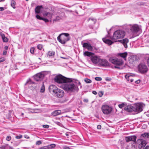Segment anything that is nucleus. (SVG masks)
I'll list each match as a JSON object with an SVG mask.
<instances>
[{
  "mask_svg": "<svg viewBox=\"0 0 149 149\" xmlns=\"http://www.w3.org/2000/svg\"><path fill=\"white\" fill-rule=\"evenodd\" d=\"M72 81H66L62 85L63 89L68 92L78 91L79 88L77 86L72 83Z\"/></svg>",
  "mask_w": 149,
  "mask_h": 149,
  "instance_id": "obj_1",
  "label": "nucleus"
},
{
  "mask_svg": "<svg viewBox=\"0 0 149 149\" xmlns=\"http://www.w3.org/2000/svg\"><path fill=\"white\" fill-rule=\"evenodd\" d=\"M124 109L128 112H132L133 111L139 112L140 103H136L134 104L129 105L125 107Z\"/></svg>",
  "mask_w": 149,
  "mask_h": 149,
  "instance_id": "obj_2",
  "label": "nucleus"
},
{
  "mask_svg": "<svg viewBox=\"0 0 149 149\" xmlns=\"http://www.w3.org/2000/svg\"><path fill=\"white\" fill-rule=\"evenodd\" d=\"M57 40L62 44H65L67 42L70 40V37L68 33H63L60 34L57 38Z\"/></svg>",
  "mask_w": 149,
  "mask_h": 149,
  "instance_id": "obj_3",
  "label": "nucleus"
},
{
  "mask_svg": "<svg viewBox=\"0 0 149 149\" xmlns=\"http://www.w3.org/2000/svg\"><path fill=\"white\" fill-rule=\"evenodd\" d=\"M125 35V32L124 31L118 30L114 33L111 39L115 42H117V39L123 38Z\"/></svg>",
  "mask_w": 149,
  "mask_h": 149,
  "instance_id": "obj_4",
  "label": "nucleus"
},
{
  "mask_svg": "<svg viewBox=\"0 0 149 149\" xmlns=\"http://www.w3.org/2000/svg\"><path fill=\"white\" fill-rule=\"evenodd\" d=\"M109 61L113 64L116 65L114 66L115 68L119 69H122V68H120V66L123 64V61L122 60L117 58L111 57L110 58Z\"/></svg>",
  "mask_w": 149,
  "mask_h": 149,
  "instance_id": "obj_5",
  "label": "nucleus"
},
{
  "mask_svg": "<svg viewBox=\"0 0 149 149\" xmlns=\"http://www.w3.org/2000/svg\"><path fill=\"white\" fill-rule=\"evenodd\" d=\"M54 80L56 82L59 84H64L66 81H72L71 79L66 78L60 74L55 77Z\"/></svg>",
  "mask_w": 149,
  "mask_h": 149,
  "instance_id": "obj_6",
  "label": "nucleus"
},
{
  "mask_svg": "<svg viewBox=\"0 0 149 149\" xmlns=\"http://www.w3.org/2000/svg\"><path fill=\"white\" fill-rule=\"evenodd\" d=\"M112 110V108L108 105H104L102 106V110L104 114H109L110 113Z\"/></svg>",
  "mask_w": 149,
  "mask_h": 149,
  "instance_id": "obj_7",
  "label": "nucleus"
},
{
  "mask_svg": "<svg viewBox=\"0 0 149 149\" xmlns=\"http://www.w3.org/2000/svg\"><path fill=\"white\" fill-rule=\"evenodd\" d=\"M45 76L44 73L41 72L35 74L34 76V78L36 81H40L43 80Z\"/></svg>",
  "mask_w": 149,
  "mask_h": 149,
  "instance_id": "obj_8",
  "label": "nucleus"
},
{
  "mask_svg": "<svg viewBox=\"0 0 149 149\" xmlns=\"http://www.w3.org/2000/svg\"><path fill=\"white\" fill-rule=\"evenodd\" d=\"M55 94L57 97L61 98L64 95V93L63 90L58 88Z\"/></svg>",
  "mask_w": 149,
  "mask_h": 149,
  "instance_id": "obj_9",
  "label": "nucleus"
},
{
  "mask_svg": "<svg viewBox=\"0 0 149 149\" xmlns=\"http://www.w3.org/2000/svg\"><path fill=\"white\" fill-rule=\"evenodd\" d=\"M147 143L146 140L140 139V149H149V145L144 148Z\"/></svg>",
  "mask_w": 149,
  "mask_h": 149,
  "instance_id": "obj_10",
  "label": "nucleus"
},
{
  "mask_svg": "<svg viewBox=\"0 0 149 149\" xmlns=\"http://www.w3.org/2000/svg\"><path fill=\"white\" fill-rule=\"evenodd\" d=\"M130 30L134 33H136L139 30V26L137 24L130 25Z\"/></svg>",
  "mask_w": 149,
  "mask_h": 149,
  "instance_id": "obj_11",
  "label": "nucleus"
},
{
  "mask_svg": "<svg viewBox=\"0 0 149 149\" xmlns=\"http://www.w3.org/2000/svg\"><path fill=\"white\" fill-rule=\"evenodd\" d=\"M91 60L94 64H97L99 63L100 58L96 56H92L91 57Z\"/></svg>",
  "mask_w": 149,
  "mask_h": 149,
  "instance_id": "obj_12",
  "label": "nucleus"
},
{
  "mask_svg": "<svg viewBox=\"0 0 149 149\" xmlns=\"http://www.w3.org/2000/svg\"><path fill=\"white\" fill-rule=\"evenodd\" d=\"M99 63L100 65L104 67L107 66L109 65L108 61L105 59L100 58Z\"/></svg>",
  "mask_w": 149,
  "mask_h": 149,
  "instance_id": "obj_13",
  "label": "nucleus"
},
{
  "mask_svg": "<svg viewBox=\"0 0 149 149\" xmlns=\"http://www.w3.org/2000/svg\"><path fill=\"white\" fill-rule=\"evenodd\" d=\"M148 70L147 66L144 64H140V73H146Z\"/></svg>",
  "mask_w": 149,
  "mask_h": 149,
  "instance_id": "obj_14",
  "label": "nucleus"
},
{
  "mask_svg": "<svg viewBox=\"0 0 149 149\" xmlns=\"http://www.w3.org/2000/svg\"><path fill=\"white\" fill-rule=\"evenodd\" d=\"M48 89L50 92H53L55 93L58 88L55 85H51L49 86Z\"/></svg>",
  "mask_w": 149,
  "mask_h": 149,
  "instance_id": "obj_15",
  "label": "nucleus"
},
{
  "mask_svg": "<svg viewBox=\"0 0 149 149\" xmlns=\"http://www.w3.org/2000/svg\"><path fill=\"white\" fill-rule=\"evenodd\" d=\"M83 47L89 51H92L93 49L91 44L88 43H84L83 44Z\"/></svg>",
  "mask_w": 149,
  "mask_h": 149,
  "instance_id": "obj_16",
  "label": "nucleus"
},
{
  "mask_svg": "<svg viewBox=\"0 0 149 149\" xmlns=\"http://www.w3.org/2000/svg\"><path fill=\"white\" fill-rule=\"evenodd\" d=\"M118 41L121 43L124 46L125 48L127 47V44L128 42V40L127 39H124L122 40H118Z\"/></svg>",
  "mask_w": 149,
  "mask_h": 149,
  "instance_id": "obj_17",
  "label": "nucleus"
},
{
  "mask_svg": "<svg viewBox=\"0 0 149 149\" xmlns=\"http://www.w3.org/2000/svg\"><path fill=\"white\" fill-rule=\"evenodd\" d=\"M43 8L42 6H37L35 10V13L36 14H39L40 12L41 9Z\"/></svg>",
  "mask_w": 149,
  "mask_h": 149,
  "instance_id": "obj_18",
  "label": "nucleus"
},
{
  "mask_svg": "<svg viewBox=\"0 0 149 149\" xmlns=\"http://www.w3.org/2000/svg\"><path fill=\"white\" fill-rule=\"evenodd\" d=\"M118 55L123 58L125 60H126V57L127 55V53L126 52L123 53H120L118 54Z\"/></svg>",
  "mask_w": 149,
  "mask_h": 149,
  "instance_id": "obj_19",
  "label": "nucleus"
},
{
  "mask_svg": "<svg viewBox=\"0 0 149 149\" xmlns=\"http://www.w3.org/2000/svg\"><path fill=\"white\" fill-rule=\"evenodd\" d=\"M102 40L104 42L109 45H111L113 43L111 40L106 38H103Z\"/></svg>",
  "mask_w": 149,
  "mask_h": 149,
  "instance_id": "obj_20",
  "label": "nucleus"
},
{
  "mask_svg": "<svg viewBox=\"0 0 149 149\" xmlns=\"http://www.w3.org/2000/svg\"><path fill=\"white\" fill-rule=\"evenodd\" d=\"M43 15L45 17H47L48 18L51 19L52 17V14L49 12H45L43 14Z\"/></svg>",
  "mask_w": 149,
  "mask_h": 149,
  "instance_id": "obj_21",
  "label": "nucleus"
},
{
  "mask_svg": "<svg viewBox=\"0 0 149 149\" xmlns=\"http://www.w3.org/2000/svg\"><path fill=\"white\" fill-rule=\"evenodd\" d=\"M132 77V76L130 74H127L125 76V78L127 79V80L129 81L130 80L131 82H133L134 81L133 79L131 78Z\"/></svg>",
  "mask_w": 149,
  "mask_h": 149,
  "instance_id": "obj_22",
  "label": "nucleus"
},
{
  "mask_svg": "<svg viewBox=\"0 0 149 149\" xmlns=\"http://www.w3.org/2000/svg\"><path fill=\"white\" fill-rule=\"evenodd\" d=\"M55 54L54 51H49L47 54V56L49 57H53Z\"/></svg>",
  "mask_w": 149,
  "mask_h": 149,
  "instance_id": "obj_23",
  "label": "nucleus"
},
{
  "mask_svg": "<svg viewBox=\"0 0 149 149\" xmlns=\"http://www.w3.org/2000/svg\"><path fill=\"white\" fill-rule=\"evenodd\" d=\"M61 113V110H58L54 111L52 113V114L54 116L58 115Z\"/></svg>",
  "mask_w": 149,
  "mask_h": 149,
  "instance_id": "obj_24",
  "label": "nucleus"
},
{
  "mask_svg": "<svg viewBox=\"0 0 149 149\" xmlns=\"http://www.w3.org/2000/svg\"><path fill=\"white\" fill-rule=\"evenodd\" d=\"M1 38L2 39L3 42H8V39L5 36L4 34H2L1 35Z\"/></svg>",
  "mask_w": 149,
  "mask_h": 149,
  "instance_id": "obj_25",
  "label": "nucleus"
},
{
  "mask_svg": "<svg viewBox=\"0 0 149 149\" xmlns=\"http://www.w3.org/2000/svg\"><path fill=\"white\" fill-rule=\"evenodd\" d=\"M140 137H143L146 139L149 138V133H146L143 134H142L140 136Z\"/></svg>",
  "mask_w": 149,
  "mask_h": 149,
  "instance_id": "obj_26",
  "label": "nucleus"
},
{
  "mask_svg": "<svg viewBox=\"0 0 149 149\" xmlns=\"http://www.w3.org/2000/svg\"><path fill=\"white\" fill-rule=\"evenodd\" d=\"M45 91V88L43 83H42V86L41 87L40 92L41 93H43Z\"/></svg>",
  "mask_w": 149,
  "mask_h": 149,
  "instance_id": "obj_27",
  "label": "nucleus"
},
{
  "mask_svg": "<svg viewBox=\"0 0 149 149\" xmlns=\"http://www.w3.org/2000/svg\"><path fill=\"white\" fill-rule=\"evenodd\" d=\"M84 54L85 56H92V55L93 54V53L88 52H84Z\"/></svg>",
  "mask_w": 149,
  "mask_h": 149,
  "instance_id": "obj_28",
  "label": "nucleus"
},
{
  "mask_svg": "<svg viewBox=\"0 0 149 149\" xmlns=\"http://www.w3.org/2000/svg\"><path fill=\"white\" fill-rule=\"evenodd\" d=\"M48 149H52L56 147L55 144H52L47 146Z\"/></svg>",
  "mask_w": 149,
  "mask_h": 149,
  "instance_id": "obj_29",
  "label": "nucleus"
},
{
  "mask_svg": "<svg viewBox=\"0 0 149 149\" xmlns=\"http://www.w3.org/2000/svg\"><path fill=\"white\" fill-rule=\"evenodd\" d=\"M145 104L143 103L140 102V112L142 111V109L145 107Z\"/></svg>",
  "mask_w": 149,
  "mask_h": 149,
  "instance_id": "obj_30",
  "label": "nucleus"
},
{
  "mask_svg": "<svg viewBox=\"0 0 149 149\" xmlns=\"http://www.w3.org/2000/svg\"><path fill=\"white\" fill-rule=\"evenodd\" d=\"M16 4V3L15 1L13 0H12L11 1V6L13 7V8H15V5Z\"/></svg>",
  "mask_w": 149,
  "mask_h": 149,
  "instance_id": "obj_31",
  "label": "nucleus"
},
{
  "mask_svg": "<svg viewBox=\"0 0 149 149\" xmlns=\"http://www.w3.org/2000/svg\"><path fill=\"white\" fill-rule=\"evenodd\" d=\"M84 81L87 83H91L92 82L91 80L88 78H85L84 79Z\"/></svg>",
  "mask_w": 149,
  "mask_h": 149,
  "instance_id": "obj_32",
  "label": "nucleus"
},
{
  "mask_svg": "<svg viewBox=\"0 0 149 149\" xmlns=\"http://www.w3.org/2000/svg\"><path fill=\"white\" fill-rule=\"evenodd\" d=\"M131 139H132L131 136L126 137L125 138V140L127 142L131 141Z\"/></svg>",
  "mask_w": 149,
  "mask_h": 149,
  "instance_id": "obj_33",
  "label": "nucleus"
},
{
  "mask_svg": "<svg viewBox=\"0 0 149 149\" xmlns=\"http://www.w3.org/2000/svg\"><path fill=\"white\" fill-rule=\"evenodd\" d=\"M131 141H136V137L135 136H131Z\"/></svg>",
  "mask_w": 149,
  "mask_h": 149,
  "instance_id": "obj_34",
  "label": "nucleus"
},
{
  "mask_svg": "<svg viewBox=\"0 0 149 149\" xmlns=\"http://www.w3.org/2000/svg\"><path fill=\"white\" fill-rule=\"evenodd\" d=\"M125 106V104L124 103H122L121 104L118 105V107L120 108H122Z\"/></svg>",
  "mask_w": 149,
  "mask_h": 149,
  "instance_id": "obj_35",
  "label": "nucleus"
},
{
  "mask_svg": "<svg viewBox=\"0 0 149 149\" xmlns=\"http://www.w3.org/2000/svg\"><path fill=\"white\" fill-rule=\"evenodd\" d=\"M91 20L93 22V24H95L96 23V20L93 18H89L88 21Z\"/></svg>",
  "mask_w": 149,
  "mask_h": 149,
  "instance_id": "obj_36",
  "label": "nucleus"
},
{
  "mask_svg": "<svg viewBox=\"0 0 149 149\" xmlns=\"http://www.w3.org/2000/svg\"><path fill=\"white\" fill-rule=\"evenodd\" d=\"M42 143V142L40 141H37L36 143V144L37 145H39L41 144Z\"/></svg>",
  "mask_w": 149,
  "mask_h": 149,
  "instance_id": "obj_37",
  "label": "nucleus"
},
{
  "mask_svg": "<svg viewBox=\"0 0 149 149\" xmlns=\"http://www.w3.org/2000/svg\"><path fill=\"white\" fill-rule=\"evenodd\" d=\"M37 48L40 50H41L42 48V45H41L39 44L37 46Z\"/></svg>",
  "mask_w": 149,
  "mask_h": 149,
  "instance_id": "obj_38",
  "label": "nucleus"
},
{
  "mask_svg": "<svg viewBox=\"0 0 149 149\" xmlns=\"http://www.w3.org/2000/svg\"><path fill=\"white\" fill-rule=\"evenodd\" d=\"M34 48L33 47H31L30 49V52L31 54H33L34 53Z\"/></svg>",
  "mask_w": 149,
  "mask_h": 149,
  "instance_id": "obj_39",
  "label": "nucleus"
},
{
  "mask_svg": "<svg viewBox=\"0 0 149 149\" xmlns=\"http://www.w3.org/2000/svg\"><path fill=\"white\" fill-rule=\"evenodd\" d=\"M95 80H96L97 81H101L102 79V78L101 77H96L95 78Z\"/></svg>",
  "mask_w": 149,
  "mask_h": 149,
  "instance_id": "obj_40",
  "label": "nucleus"
},
{
  "mask_svg": "<svg viewBox=\"0 0 149 149\" xmlns=\"http://www.w3.org/2000/svg\"><path fill=\"white\" fill-rule=\"evenodd\" d=\"M22 137V136L21 135H20L19 136H17L15 137V138L17 139H19L21 138Z\"/></svg>",
  "mask_w": 149,
  "mask_h": 149,
  "instance_id": "obj_41",
  "label": "nucleus"
},
{
  "mask_svg": "<svg viewBox=\"0 0 149 149\" xmlns=\"http://www.w3.org/2000/svg\"><path fill=\"white\" fill-rule=\"evenodd\" d=\"M36 17L38 19H39L42 20V17H41L40 16L38 15H36Z\"/></svg>",
  "mask_w": 149,
  "mask_h": 149,
  "instance_id": "obj_42",
  "label": "nucleus"
},
{
  "mask_svg": "<svg viewBox=\"0 0 149 149\" xmlns=\"http://www.w3.org/2000/svg\"><path fill=\"white\" fill-rule=\"evenodd\" d=\"M11 139V137L10 136H8L6 138V140L8 141H10Z\"/></svg>",
  "mask_w": 149,
  "mask_h": 149,
  "instance_id": "obj_43",
  "label": "nucleus"
},
{
  "mask_svg": "<svg viewBox=\"0 0 149 149\" xmlns=\"http://www.w3.org/2000/svg\"><path fill=\"white\" fill-rule=\"evenodd\" d=\"M42 20L44 21L45 22H49V20L45 18H42Z\"/></svg>",
  "mask_w": 149,
  "mask_h": 149,
  "instance_id": "obj_44",
  "label": "nucleus"
},
{
  "mask_svg": "<svg viewBox=\"0 0 149 149\" xmlns=\"http://www.w3.org/2000/svg\"><path fill=\"white\" fill-rule=\"evenodd\" d=\"M5 59L4 58H0V63L3 62L4 61Z\"/></svg>",
  "mask_w": 149,
  "mask_h": 149,
  "instance_id": "obj_45",
  "label": "nucleus"
},
{
  "mask_svg": "<svg viewBox=\"0 0 149 149\" xmlns=\"http://www.w3.org/2000/svg\"><path fill=\"white\" fill-rule=\"evenodd\" d=\"M29 113H35V111L34 110H31V111L30 110H31L30 109H29Z\"/></svg>",
  "mask_w": 149,
  "mask_h": 149,
  "instance_id": "obj_46",
  "label": "nucleus"
},
{
  "mask_svg": "<svg viewBox=\"0 0 149 149\" xmlns=\"http://www.w3.org/2000/svg\"><path fill=\"white\" fill-rule=\"evenodd\" d=\"M5 149H10V147L8 145H6L5 146Z\"/></svg>",
  "mask_w": 149,
  "mask_h": 149,
  "instance_id": "obj_47",
  "label": "nucleus"
},
{
  "mask_svg": "<svg viewBox=\"0 0 149 149\" xmlns=\"http://www.w3.org/2000/svg\"><path fill=\"white\" fill-rule=\"evenodd\" d=\"M49 127V125H42V127L45 128H47Z\"/></svg>",
  "mask_w": 149,
  "mask_h": 149,
  "instance_id": "obj_48",
  "label": "nucleus"
},
{
  "mask_svg": "<svg viewBox=\"0 0 149 149\" xmlns=\"http://www.w3.org/2000/svg\"><path fill=\"white\" fill-rule=\"evenodd\" d=\"M40 149H48L47 146H43L40 148Z\"/></svg>",
  "mask_w": 149,
  "mask_h": 149,
  "instance_id": "obj_49",
  "label": "nucleus"
},
{
  "mask_svg": "<svg viewBox=\"0 0 149 149\" xmlns=\"http://www.w3.org/2000/svg\"><path fill=\"white\" fill-rule=\"evenodd\" d=\"M146 127H147V125H146L144 124L142 126V129H145Z\"/></svg>",
  "mask_w": 149,
  "mask_h": 149,
  "instance_id": "obj_50",
  "label": "nucleus"
},
{
  "mask_svg": "<svg viewBox=\"0 0 149 149\" xmlns=\"http://www.w3.org/2000/svg\"><path fill=\"white\" fill-rule=\"evenodd\" d=\"M101 126L100 125H98L97 126V128L98 130H100L101 129Z\"/></svg>",
  "mask_w": 149,
  "mask_h": 149,
  "instance_id": "obj_51",
  "label": "nucleus"
},
{
  "mask_svg": "<svg viewBox=\"0 0 149 149\" xmlns=\"http://www.w3.org/2000/svg\"><path fill=\"white\" fill-rule=\"evenodd\" d=\"M133 58H134L135 59V61H136L137 60V56H133Z\"/></svg>",
  "mask_w": 149,
  "mask_h": 149,
  "instance_id": "obj_52",
  "label": "nucleus"
},
{
  "mask_svg": "<svg viewBox=\"0 0 149 149\" xmlns=\"http://www.w3.org/2000/svg\"><path fill=\"white\" fill-rule=\"evenodd\" d=\"M64 149H71L69 147L67 146H65L64 148Z\"/></svg>",
  "mask_w": 149,
  "mask_h": 149,
  "instance_id": "obj_53",
  "label": "nucleus"
},
{
  "mask_svg": "<svg viewBox=\"0 0 149 149\" xmlns=\"http://www.w3.org/2000/svg\"><path fill=\"white\" fill-rule=\"evenodd\" d=\"M70 134V132H67V133L65 134L66 136H68Z\"/></svg>",
  "mask_w": 149,
  "mask_h": 149,
  "instance_id": "obj_54",
  "label": "nucleus"
},
{
  "mask_svg": "<svg viewBox=\"0 0 149 149\" xmlns=\"http://www.w3.org/2000/svg\"><path fill=\"white\" fill-rule=\"evenodd\" d=\"M24 137L25 138L27 139H28L29 138V136L27 135H25L24 136Z\"/></svg>",
  "mask_w": 149,
  "mask_h": 149,
  "instance_id": "obj_55",
  "label": "nucleus"
},
{
  "mask_svg": "<svg viewBox=\"0 0 149 149\" xmlns=\"http://www.w3.org/2000/svg\"><path fill=\"white\" fill-rule=\"evenodd\" d=\"M4 10V8L3 7H0V11H2Z\"/></svg>",
  "mask_w": 149,
  "mask_h": 149,
  "instance_id": "obj_56",
  "label": "nucleus"
},
{
  "mask_svg": "<svg viewBox=\"0 0 149 149\" xmlns=\"http://www.w3.org/2000/svg\"><path fill=\"white\" fill-rule=\"evenodd\" d=\"M7 52L6 51L4 50L3 52V54L4 55H5L7 54Z\"/></svg>",
  "mask_w": 149,
  "mask_h": 149,
  "instance_id": "obj_57",
  "label": "nucleus"
},
{
  "mask_svg": "<svg viewBox=\"0 0 149 149\" xmlns=\"http://www.w3.org/2000/svg\"><path fill=\"white\" fill-rule=\"evenodd\" d=\"M92 93L93 94H94V95H96L97 94V92L95 91H93Z\"/></svg>",
  "mask_w": 149,
  "mask_h": 149,
  "instance_id": "obj_58",
  "label": "nucleus"
},
{
  "mask_svg": "<svg viewBox=\"0 0 149 149\" xmlns=\"http://www.w3.org/2000/svg\"><path fill=\"white\" fill-rule=\"evenodd\" d=\"M147 61L148 65L149 67V58L148 59Z\"/></svg>",
  "mask_w": 149,
  "mask_h": 149,
  "instance_id": "obj_59",
  "label": "nucleus"
},
{
  "mask_svg": "<svg viewBox=\"0 0 149 149\" xmlns=\"http://www.w3.org/2000/svg\"><path fill=\"white\" fill-rule=\"evenodd\" d=\"M135 82L137 84H139L140 83V80L139 79L137 81H136Z\"/></svg>",
  "mask_w": 149,
  "mask_h": 149,
  "instance_id": "obj_60",
  "label": "nucleus"
},
{
  "mask_svg": "<svg viewBox=\"0 0 149 149\" xmlns=\"http://www.w3.org/2000/svg\"><path fill=\"white\" fill-rule=\"evenodd\" d=\"M84 101L86 102H87L88 101V100L87 99H84Z\"/></svg>",
  "mask_w": 149,
  "mask_h": 149,
  "instance_id": "obj_61",
  "label": "nucleus"
},
{
  "mask_svg": "<svg viewBox=\"0 0 149 149\" xmlns=\"http://www.w3.org/2000/svg\"><path fill=\"white\" fill-rule=\"evenodd\" d=\"M0 148L1 149H5V146L0 147Z\"/></svg>",
  "mask_w": 149,
  "mask_h": 149,
  "instance_id": "obj_62",
  "label": "nucleus"
},
{
  "mask_svg": "<svg viewBox=\"0 0 149 149\" xmlns=\"http://www.w3.org/2000/svg\"><path fill=\"white\" fill-rule=\"evenodd\" d=\"M28 82L29 83H30V84H34V82L31 81V80L30 81H29Z\"/></svg>",
  "mask_w": 149,
  "mask_h": 149,
  "instance_id": "obj_63",
  "label": "nucleus"
},
{
  "mask_svg": "<svg viewBox=\"0 0 149 149\" xmlns=\"http://www.w3.org/2000/svg\"><path fill=\"white\" fill-rule=\"evenodd\" d=\"M138 71H140V64L138 65Z\"/></svg>",
  "mask_w": 149,
  "mask_h": 149,
  "instance_id": "obj_64",
  "label": "nucleus"
}]
</instances>
